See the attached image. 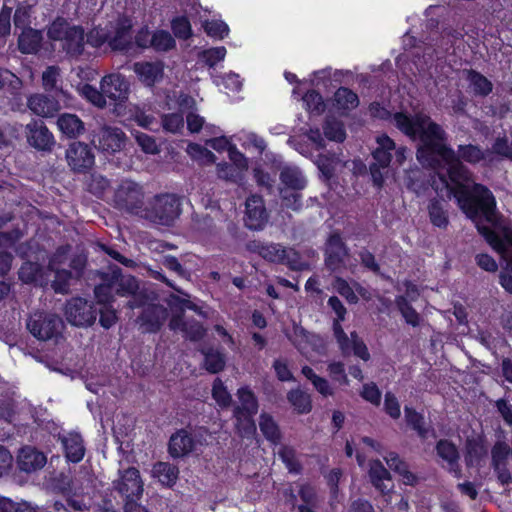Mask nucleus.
Here are the masks:
<instances>
[{"mask_svg": "<svg viewBox=\"0 0 512 512\" xmlns=\"http://www.w3.org/2000/svg\"><path fill=\"white\" fill-rule=\"evenodd\" d=\"M26 137L29 145L37 150L49 151L54 146V136L41 120H32L26 127Z\"/></svg>", "mask_w": 512, "mask_h": 512, "instance_id": "nucleus-11", "label": "nucleus"}, {"mask_svg": "<svg viewBox=\"0 0 512 512\" xmlns=\"http://www.w3.org/2000/svg\"><path fill=\"white\" fill-rule=\"evenodd\" d=\"M486 454L484 447L477 442H469L467 446L466 463L468 466H474L479 463Z\"/></svg>", "mask_w": 512, "mask_h": 512, "instance_id": "nucleus-61", "label": "nucleus"}, {"mask_svg": "<svg viewBox=\"0 0 512 512\" xmlns=\"http://www.w3.org/2000/svg\"><path fill=\"white\" fill-rule=\"evenodd\" d=\"M26 328L39 341H55L65 328L62 318L54 313L35 312L26 320Z\"/></svg>", "mask_w": 512, "mask_h": 512, "instance_id": "nucleus-3", "label": "nucleus"}, {"mask_svg": "<svg viewBox=\"0 0 512 512\" xmlns=\"http://www.w3.org/2000/svg\"><path fill=\"white\" fill-rule=\"evenodd\" d=\"M236 419V428L241 437L250 438L256 432V425L254 422V415H246L242 412H234Z\"/></svg>", "mask_w": 512, "mask_h": 512, "instance_id": "nucleus-43", "label": "nucleus"}, {"mask_svg": "<svg viewBox=\"0 0 512 512\" xmlns=\"http://www.w3.org/2000/svg\"><path fill=\"white\" fill-rule=\"evenodd\" d=\"M47 34L50 40L60 42L62 50L70 57H78L84 51L85 32L80 26H70L65 20L57 19Z\"/></svg>", "mask_w": 512, "mask_h": 512, "instance_id": "nucleus-2", "label": "nucleus"}, {"mask_svg": "<svg viewBox=\"0 0 512 512\" xmlns=\"http://www.w3.org/2000/svg\"><path fill=\"white\" fill-rule=\"evenodd\" d=\"M239 405L234 409V412L246 413V415H255L258 410V403L255 395L247 388H240L238 390Z\"/></svg>", "mask_w": 512, "mask_h": 512, "instance_id": "nucleus-35", "label": "nucleus"}, {"mask_svg": "<svg viewBox=\"0 0 512 512\" xmlns=\"http://www.w3.org/2000/svg\"><path fill=\"white\" fill-rule=\"evenodd\" d=\"M203 28L208 36L223 39L229 33L228 25L221 20L205 21Z\"/></svg>", "mask_w": 512, "mask_h": 512, "instance_id": "nucleus-52", "label": "nucleus"}, {"mask_svg": "<svg viewBox=\"0 0 512 512\" xmlns=\"http://www.w3.org/2000/svg\"><path fill=\"white\" fill-rule=\"evenodd\" d=\"M53 488L61 493L79 496L85 494L84 483L80 478H71L69 474L60 473L53 479Z\"/></svg>", "mask_w": 512, "mask_h": 512, "instance_id": "nucleus-25", "label": "nucleus"}, {"mask_svg": "<svg viewBox=\"0 0 512 512\" xmlns=\"http://www.w3.org/2000/svg\"><path fill=\"white\" fill-rule=\"evenodd\" d=\"M145 193L143 187L132 180H123L114 193L115 206L127 213L143 214Z\"/></svg>", "mask_w": 512, "mask_h": 512, "instance_id": "nucleus-5", "label": "nucleus"}, {"mask_svg": "<svg viewBox=\"0 0 512 512\" xmlns=\"http://www.w3.org/2000/svg\"><path fill=\"white\" fill-rule=\"evenodd\" d=\"M113 488L123 498L124 503L139 500L143 493V481L138 469L129 467L119 471V477L113 481Z\"/></svg>", "mask_w": 512, "mask_h": 512, "instance_id": "nucleus-7", "label": "nucleus"}, {"mask_svg": "<svg viewBox=\"0 0 512 512\" xmlns=\"http://www.w3.org/2000/svg\"><path fill=\"white\" fill-rule=\"evenodd\" d=\"M192 228L198 233L203 235H209L215 232L216 225L214 220L208 214H197L192 215Z\"/></svg>", "mask_w": 512, "mask_h": 512, "instance_id": "nucleus-45", "label": "nucleus"}, {"mask_svg": "<svg viewBox=\"0 0 512 512\" xmlns=\"http://www.w3.org/2000/svg\"><path fill=\"white\" fill-rule=\"evenodd\" d=\"M193 437L185 430L174 433L169 440V453L174 458L188 455L195 449Z\"/></svg>", "mask_w": 512, "mask_h": 512, "instance_id": "nucleus-20", "label": "nucleus"}, {"mask_svg": "<svg viewBox=\"0 0 512 512\" xmlns=\"http://www.w3.org/2000/svg\"><path fill=\"white\" fill-rule=\"evenodd\" d=\"M175 47V40L167 31L159 30L152 35V48L156 51H168Z\"/></svg>", "mask_w": 512, "mask_h": 512, "instance_id": "nucleus-48", "label": "nucleus"}, {"mask_svg": "<svg viewBox=\"0 0 512 512\" xmlns=\"http://www.w3.org/2000/svg\"><path fill=\"white\" fill-rule=\"evenodd\" d=\"M510 454L511 449L508 444L505 442H497L491 451L493 468L507 466Z\"/></svg>", "mask_w": 512, "mask_h": 512, "instance_id": "nucleus-47", "label": "nucleus"}, {"mask_svg": "<svg viewBox=\"0 0 512 512\" xmlns=\"http://www.w3.org/2000/svg\"><path fill=\"white\" fill-rule=\"evenodd\" d=\"M64 314L71 325L89 327L95 322L98 310L93 302L82 297H74L66 302Z\"/></svg>", "mask_w": 512, "mask_h": 512, "instance_id": "nucleus-6", "label": "nucleus"}, {"mask_svg": "<svg viewBox=\"0 0 512 512\" xmlns=\"http://www.w3.org/2000/svg\"><path fill=\"white\" fill-rule=\"evenodd\" d=\"M164 66L160 61L136 62L133 64V71L139 80L146 86H153L163 77Z\"/></svg>", "mask_w": 512, "mask_h": 512, "instance_id": "nucleus-19", "label": "nucleus"}, {"mask_svg": "<svg viewBox=\"0 0 512 512\" xmlns=\"http://www.w3.org/2000/svg\"><path fill=\"white\" fill-rule=\"evenodd\" d=\"M395 302L405 321L413 327L418 326L420 322V316L410 305L407 298L404 296H399L396 298Z\"/></svg>", "mask_w": 512, "mask_h": 512, "instance_id": "nucleus-46", "label": "nucleus"}, {"mask_svg": "<svg viewBox=\"0 0 512 512\" xmlns=\"http://www.w3.org/2000/svg\"><path fill=\"white\" fill-rule=\"evenodd\" d=\"M183 333L189 340L199 341L205 336L206 330L198 321L187 320Z\"/></svg>", "mask_w": 512, "mask_h": 512, "instance_id": "nucleus-59", "label": "nucleus"}, {"mask_svg": "<svg viewBox=\"0 0 512 512\" xmlns=\"http://www.w3.org/2000/svg\"><path fill=\"white\" fill-rule=\"evenodd\" d=\"M60 69L56 66H49L42 74V84L46 91H52L57 88Z\"/></svg>", "mask_w": 512, "mask_h": 512, "instance_id": "nucleus-62", "label": "nucleus"}, {"mask_svg": "<svg viewBox=\"0 0 512 512\" xmlns=\"http://www.w3.org/2000/svg\"><path fill=\"white\" fill-rule=\"evenodd\" d=\"M57 126L69 138H76L84 132V123L75 114H61L57 119Z\"/></svg>", "mask_w": 512, "mask_h": 512, "instance_id": "nucleus-27", "label": "nucleus"}, {"mask_svg": "<svg viewBox=\"0 0 512 512\" xmlns=\"http://www.w3.org/2000/svg\"><path fill=\"white\" fill-rule=\"evenodd\" d=\"M102 283L94 289V294L99 304H108L115 294L114 284L110 272L103 273Z\"/></svg>", "mask_w": 512, "mask_h": 512, "instance_id": "nucleus-40", "label": "nucleus"}, {"mask_svg": "<svg viewBox=\"0 0 512 512\" xmlns=\"http://www.w3.org/2000/svg\"><path fill=\"white\" fill-rule=\"evenodd\" d=\"M466 75V79L469 82V88L473 95L486 97L492 92V82L481 73L470 69L466 71Z\"/></svg>", "mask_w": 512, "mask_h": 512, "instance_id": "nucleus-28", "label": "nucleus"}, {"mask_svg": "<svg viewBox=\"0 0 512 512\" xmlns=\"http://www.w3.org/2000/svg\"><path fill=\"white\" fill-rule=\"evenodd\" d=\"M259 428L268 441L273 444L279 443L281 439V433L277 423L274 421L271 415L267 413H262L260 415Z\"/></svg>", "mask_w": 512, "mask_h": 512, "instance_id": "nucleus-37", "label": "nucleus"}, {"mask_svg": "<svg viewBox=\"0 0 512 512\" xmlns=\"http://www.w3.org/2000/svg\"><path fill=\"white\" fill-rule=\"evenodd\" d=\"M437 455L445 463L443 467L454 473L455 477L461 476V470L459 468V453L457 447L449 440L442 439L438 441L436 445Z\"/></svg>", "mask_w": 512, "mask_h": 512, "instance_id": "nucleus-17", "label": "nucleus"}, {"mask_svg": "<svg viewBox=\"0 0 512 512\" xmlns=\"http://www.w3.org/2000/svg\"><path fill=\"white\" fill-rule=\"evenodd\" d=\"M225 56L226 48L223 46L206 49L200 53L201 60L211 68L216 66L218 62L224 60Z\"/></svg>", "mask_w": 512, "mask_h": 512, "instance_id": "nucleus-53", "label": "nucleus"}, {"mask_svg": "<svg viewBox=\"0 0 512 512\" xmlns=\"http://www.w3.org/2000/svg\"><path fill=\"white\" fill-rule=\"evenodd\" d=\"M19 278L24 283H35L39 286H46L49 280L37 263L25 262L19 269Z\"/></svg>", "mask_w": 512, "mask_h": 512, "instance_id": "nucleus-29", "label": "nucleus"}, {"mask_svg": "<svg viewBox=\"0 0 512 512\" xmlns=\"http://www.w3.org/2000/svg\"><path fill=\"white\" fill-rule=\"evenodd\" d=\"M135 139L145 153L155 154L158 152V146L152 136L146 133L136 132Z\"/></svg>", "mask_w": 512, "mask_h": 512, "instance_id": "nucleus-64", "label": "nucleus"}, {"mask_svg": "<svg viewBox=\"0 0 512 512\" xmlns=\"http://www.w3.org/2000/svg\"><path fill=\"white\" fill-rule=\"evenodd\" d=\"M92 143L100 151L113 154L124 148L126 135L118 127L102 126L94 133Z\"/></svg>", "mask_w": 512, "mask_h": 512, "instance_id": "nucleus-8", "label": "nucleus"}, {"mask_svg": "<svg viewBox=\"0 0 512 512\" xmlns=\"http://www.w3.org/2000/svg\"><path fill=\"white\" fill-rule=\"evenodd\" d=\"M377 146L373 150V159L382 168H388L392 160V152L395 150V142L386 134L376 137Z\"/></svg>", "mask_w": 512, "mask_h": 512, "instance_id": "nucleus-24", "label": "nucleus"}, {"mask_svg": "<svg viewBox=\"0 0 512 512\" xmlns=\"http://www.w3.org/2000/svg\"><path fill=\"white\" fill-rule=\"evenodd\" d=\"M369 476L373 486L383 494L392 490L390 474L379 460L370 463Z\"/></svg>", "mask_w": 512, "mask_h": 512, "instance_id": "nucleus-23", "label": "nucleus"}, {"mask_svg": "<svg viewBox=\"0 0 512 512\" xmlns=\"http://www.w3.org/2000/svg\"><path fill=\"white\" fill-rule=\"evenodd\" d=\"M287 399L299 414L309 413L312 409L310 395L300 389L291 390L287 394Z\"/></svg>", "mask_w": 512, "mask_h": 512, "instance_id": "nucleus-38", "label": "nucleus"}, {"mask_svg": "<svg viewBox=\"0 0 512 512\" xmlns=\"http://www.w3.org/2000/svg\"><path fill=\"white\" fill-rule=\"evenodd\" d=\"M144 307L139 317L143 332L155 333L159 331L168 317L167 308L162 305L150 304V301Z\"/></svg>", "mask_w": 512, "mask_h": 512, "instance_id": "nucleus-12", "label": "nucleus"}, {"mask_svg": "<svg viewBox=\"0 0 512 512\" xmlns=\"http://www.w3.org/2000/svg\"><path fill=\"white\" fill-rule=\"evenodd\" d=\"M187 152L189 155H191V157L197 160H202L207 163L214 162L216 158L215 155L210 150L195 143L188 145Z\"/></svg>", "mask_w": 512, "mask_h": 512, "instance_id": "nucleus-60", "label": "nucleus"}, {"mask_svg": "<svg viewBox=\"0 0 512 512\" xmlns=\"http://www.w3.org/2000/svg\"><path fill=\"white\" fill-rule=\"evenodd\" d=\"M172 30L174 35L180 39H188L192 30L190 22L185 17H178L172 21Z\"/></svg>", "mask_w": 512, "mask_h": 512, "instance_id": "nucleus-63", "label": "nucleus"}, {"mask_svg": "<svg viewBox=\"0 0 512 512\" xmlns=\"http://www.w3.org/2000/svg\"><path fill=\"white\" fill-rule=\"evenodd\" d=\"M238 139L243 146H253L260 154L266 149L265 140L253 132L242 131Z\"/></svg>", "mask_w": 512, "mask_h": 512, "instance_id": "nucleus-56", "label": "nucleus"}, {"mask_svg": "<svg viewBox=\"0 0 512 512\" xmlns=\"http://www.w3.org/2000/svg\"><path fill=\"white\" fill-rule=\"evenodd\" d=\"M86 183L88 190L97 197H101L110 186L109 180L98 173H92Z\"/></svg>", "mask_w": 512, "mask_h": 512, "instance_id": "nucleus-49", "label": "nucleus"}, {"mask_svg": "<svg viewBox=\"0 0 512 512\" xmlns=\"http://www.w3.org/2000/svg\"><path fill=\"white\" fill-rule=\"evenodd\" d=\"M80 94L99 108H104L106 106L105 95L101 89L97 90L92 85L85 84L80 88Z\"/></svg>", "mask_w": 512, "mask_h": 512, "instance_id": "nucleus-50", "label": "nucleus"}, {"mask_svg": "<svg viewBox=\"0 0 512 512\" xmlns=\"http://www.w3.org/2000/svg\"><path fill=\"white\" fill-rule=\"evenodd\" d=\"M277 453L290 472H299L300 466L295 458V451L293 448L289 446H281Z\"/></svg>", "mask_w": 512, "mask_h": 512, "instance_id": "nucleus-57", "label": "nucleus"}, {"mask_svg": "<svg viewBox=\"0 0 512 512\" xmlns=\"http://www.w3.org/2000/svg\"><path fill=\"white\" fill-rule=\"evenodd\" d=\"M152 473L162 484L172 486L178 479L179 470L173 464L158 462L153 466Z\"/></svg>", "mask_w": 512, "mask_h": 512, "instance_id": "nucleus-33", "label": "nucleus"}, {"mask_svg": "<svg viewBox=\"0 0 512 512\" xmlns=\"http://www.w3.org/2000/svg\"><path fill=\"white\" fill-rule=\"evenodd\" d=\"M28 108L37 116L53 117L59 110V102L45 94H34L27 99Z\"/></svg>", "mask_w": 512, "mask_h": 512, "instance_id": "nucleus-16", "label": "nucleus"}, {"mask_svg": "<svg viewBox=\"0 0 512 512\" xmlns=\"http://www.w3.org/2000/svg\"><path fill=\"white\" fill-rule=\"evenodd\" d=\"M112 283L114 284L115 294L119 296H132L127 305L131 309L145 306L152 298L143 291L139 290V285L135 277L123 275L121 269L117 266L110 267Z\"/></svg>", "mask_w": 512, "mask_h": 512, "instance_id": "nucleus-4", "label": "nucleus"}, {"mask_svg": "<svg viewBox=\"0 0 512 512\" xmlns=\"http://www.w3.org/2000/svg\"><path fill=\"white\" fill-rule=\"evenodd\" d=\"M334 98L337 106L342 109H353L359 104L357 94L345 87L339 88L335 92Z\"/></svg>", "mask_w": 512, "mask_h": 512, "instance_id": "nucleus-44", "label": "nucleus"}, {"mask_svg": "<svg viewBox=\"0 0 512 512\" xmlns=\"http://www.w3.org/2000/svg\"><path fill=\"white\" fill-rule=\"evenodd\" d=\"M181 201L175 194L156 195L142 216L153 224L172 226L181 214Z\"/></svg>", "mask_w": 512, "mask_h": 512, "instance_id": "nucleus-1", "label": "nucleus"}, {"mask_svg": "<svg viewBox=\"0 0 512 512\" xmlns=\"http://www.w3.org/2000/svg\"><path fill=\"white\" fill-rule=\"evenodd\" d=\"M105 98L114 102H124L128 98L129 85L121 74H109L100 82Z\"/></svg>", "mask_w": 512, "mask_h": 512, "instance_id": "nucleus-14", "label": "nucleus"}, {"mask_svg": "<svg viewBox=\"0 0 512 512\" xmlns=\"http://www.w3.org/2000/svg\"><path fill=\"white\" fill-rule=\"evenodd\" d=\"M348 248L338 233L329 236L325 248V265L331 271H338L345 266Z\"/></svg>", "mask_w": 512, "mask_h": 512, "instance_id": "nucleus-10", "label": "nucleus"}, {"mask_svg": "<svg viewBox=\"0 0 512 512\" xmlns=\"http://www.w3.org/2000/svg\"><path fill=\"white\" fill-rule=\"evenodd\" d=\"M247 249L250 252L259 254L263 259L274 262H283L284 248L279 244L263 243L261 241L253 240L247 243Z\"/></svg>", "mask_w": 512, "mask_h": 512, "instance_id": "nucleus-22", "label": "nucleus"}, {"mask_svg": "<svg viewBox=\"0 0 512 512\" xmlns=\"http://www.w3.org/2000/svg\"><path fill=\"white\" fill-rule=\"evenodd\" d=\"M324 135L327 139L336 142H343L346 132L343 123L334 117H328L323 125Z\"/></svg>", "mask_w": 512, "mask_h": 512, "instance_id": "nucleus-41", "label": "nucleus"}, {"mask_svg": "<svg viewBox=\"0 0 512 512\" xmlns=\"http://www.w3.org/2000/svg\"><path fill=\"white\" fill-rule=\"evenodd\" d=\"M54 273V279L51 281V287L56 293L67 294L70 290L71 282L77 279L72 271L64 268L48 269Z\"/></svg>", "mask_w": 512, "mask_h": 512, "instance_id": "nucleus-34", "label": "nucleus"}, {"mask_svg": "<svg viewBox=\"0 0 512 512\" xmlns=\"http://www.w3.org/2000/svg\"><path fill=\"white\" fill-rule=\"evenodd\" d=\"M385 461L391 470H394L402 476L405 484L412 485L415 482V476L408 470L407 464L403 462L396 453H388L387 456H385Z\"/></svg>", "mask_w": 512, "mask_h": 512, "instance_id": "nucleus-36", "label": "nucleus"}, {"mask_svg": "<svg viewBox=\"0 0 512 512\" xmlns=\"http://www.w3.org/2000/svg\"><path fill=\"white\" fill-rule=\"evenodd\" d=\"M42 40L41 31L25 28L18 37V48L23 54H33L39 50Z\"/></svg>", "mask_w": 512, "mask_h": 512, "instance_id": "nucleus-26", "label": "nucleus"}, {"mask_svg": "<svg viewBox=\"0 0 512 512\" xmlns=\"http://www.w3.org/2000/svg\"><path fill=\"white\" fill-rule=\"evenodd\" d=\"M212 396L222 407H227L231 403V395L219 378H216L213 382Z\"/></svg>", "mask_w": 512, "mask_h": 512, "instance_id": "nucleus-55", "label": "nucleus"}, {"mask_svg": "<svg viewBox=\"0 0 512 512\" xmlns=\"http://www.w3.org/2000/svg\"><path fill=\"white\" fill-rule=\"evenodd\" d=\"M283 262L292 270L303 271L308 269V264L302 260L300 254L293 248H284Z\"/></svg>", "mask_w": 512, "mask_h": 512, "instance_id": "nucleus-51", "label": "nucleus"}, {"mask_svg": "<svg viewBox=\"0 0 512 512\" xmlns=\"http://www.w3.org/2000/svg\"><path fill=\"white\" fill-rule=\"evenodd\" d=\"M404 413L407 424L417 432L421 439L425 440L430 435L435 437V431L424 425V417L420 413L408 406L404 408Z\"/></svg>", "mask_w": 512, "mask_h": 512, "instance_id": "nucleus-31", "label": "nucleus"}, {"mask_svg": "<svg viewBox=\"0 0 512 512\" xmlns=\"http://www.w3.org/2000/svg\"><path fill=\"white\" fill-rule=\"evenodd\" d=\"M431 223L439 228H446L448 225L447 211L440 200H432L428 207Z\"/></svg>", "mask_w": 512, "mask_h": 512, "instance_id": "nucleus-42", "label": "nucleus"}, {"mask_svg": "<svg viewBox=\"0 0 512 512\" xmlns=\"http://www.w3.org/2000/svg\"><path fill=\"white\" fill-rule=\"evenodd\" d=\"M289 339L302 354H307L310 351L320 353L324 350V342L319 335L307 331L296 323L293 324V331Z\"/></svg>", "mask_w": 512, "mask_h": 512, "instance_id": "nucleus-9", "label": "nucleus"}, {"mask_svg": "<svg viewBox=\"0 0 512 512\" xmlns=\"http://www.w3.org/2000/svg\"><path fill=\"white\" fill-rule=\"evenodd\" d=\"M65 456L73 463L80 462L85 455L83 438L79 433L71 432L60 437Z\"/></svg>", "mask_w": 512, "mask_h": 512, "instance_id": "nucleus-21", "label": "nucleus"}, {"mask_svg": "<svg viewBox=\"0 0 512 512\" xmlns=\"http://www.w3.org/2000/svg\"><path fill=\"white\" fill-rule=\"evenodd\" d=\"M491 152L512 160V141L506 136L497 137L492 145Z\"/></svg>", "mask_w": 512, "mask_h": 512, "instance_id": "nucleus-58", "label": "nucleus"}, {"mask_svg": "<svg viewBox=\"0 0 512 512\" xmlns=\"http://www.w3.org/2000/svg\"><path fill=\"white\" fill-rule=\"evenodd\" d=\"M202 353L204 355V366L207 371L215 374L224 369L225 357L219 350L207 348L203 349Z\"/></svg>", "mask_w": 512, "mask_h": 512, "instance_id": "nucleus-39", "label": "nucleus"}, {"mask_svg": "<svg viewBox=\"0 0 512 512\" xmlns=\"http://www.w3.org/2000/svg\"><path fill=\"white\" fill-rule=\"evenodd\" d=\"M162 126L165 131L177 133L184 127V118L181 113H170L162 116Z\"/></svg>", "mask_w": 512, "mask_h": 512, "instance_id": "nucleus-54", "label": "nucleus"}, {"mask_svg": "<svg viewBox=\"0 0 512 512\" xmlns=\"http://www.w3.org/2000/svg\"><path fill=\"white\" fill-rule=\"evenodd\" d=\"M130 26L121 25L116 28L113 36H110L109 46L115 51H129L133 45Z\"/></svg>", "mask_w": 512, "mask_h": 512, "instance_id": "nucleus-32", "label": "nucleus"}, {"mask_svg": "<svg viewBox=\"0 0 512 512\" xmlns=\"http://www.w3.org/2000/svg\"><path fill=\"white\" fill-rule=\"evenodd\" d=\"M46 462V456L30 446L22 448L17 458L19 469L26 473H31L43 468Z\"/></svg>", "mask_w": 512, "mask_h": 512, "instance_id": "nucleus-18", "label": "nucleus"}, {"mask_svg": "<svg viewBox=\"0 0 512 512\" xmlns=\"http://www.w3.org/2000/svg\"><path fill=\"white\" fill-rule=\"evenodd\" d=\"M246 226L251 230H259L268 221V214L261 196L251 195L246 203Z\"/></svg>", "mask_w": 512, "mask_h": 512, "instance_id": "nucleus-15", "label": "nucleus"}, {"mask_svg": "<svg viewBox=\"0 0 512 512\" xmlns=\"http://www.w3.org/2000/svg\"><path fill=\"white\" fill-rule=\"evenodd\" d=\"M68 165L76 172L90 168L94 163V155L88 145L82 142L72 143L66 151Z\"/></svg>", "mask_w": 512, "mask_h": 512, "instance_id": "nucleus-13", "label": "nucleus"}, {"mask_svg": "<svg viewBox=\"0 0 512 512\" xmlns=\"http://www.w3.org/2000/svg\"><path fill=\"white\" fill-rule=\"evenodd\" d=\"M281 183L292 190H302L306 187L307 181L300 169L296 166L286 165L280 172Z\"/></svg>", "mask_w": 512, "mask_h": 512, "instance_id": "nucleus-30", "label": "nucleus"}]
</instances>
